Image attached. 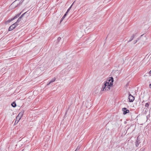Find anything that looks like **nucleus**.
Instances as JSON below:
<instances>
[{
	"label": "nucleus",
	"mask_w": 151,
	"mask_h": 151,
	"mask_svg": "<svg viewBox=\"0 0 151 151\" xmlns=\"http://www.w3.org/2000/svg\"><path fill=\"white\" fill-rule=\"evenodd\" d=\"M114 81V78L112 77L107 78L102 86L101 91H106L109 90L110 87L113 86Z\"/></svg>",
	"instance_id": "1"
},
{
	"label": "nucleus",
	"mask_w": 151,
	"mask_h": 151,
	"mask_svg": "<svg viewBox=\"0 0 151 151\" xmlns=\"http://www.w3.org/2000/svg\"><path fill=\"white\" fill-rule=\"evenodd\" d=\"M23 2L22 0L20 1L19 0L14 1L10 6V8H14L17 6L18 5L21 4Z\"/></svg>",
	"instance_id": "2"
},
{
	"label": "nucleus",
	"mask_w": 151,
	"mask_h": 151,
	"mask_svg": "<svg viewBox=\"0 0 151 151\" xmlns=\"http://www.w3.org/2000/svg\"><path fill=\"white\" fill-rule=\"evenodd\" d=\"M76 36L79 38H80L83 36V32L80 29L77 30L76 32Z\"/></svg>",
	"instance_id": "3"
},
{
	"label": "nucleus",
	"mask_w": 151,
	"mask_h": 151,
	"mask_svg": "<svg viewBox=\"0 0 151 151\" xmlns=\"http://www.w3.org/2000/svg\"><path fill=\"white\" fill-rule=\"evenodd\" d=\"M24 113V111H21V112H20L19 113V114L17 116L16 119V120L15 122V123L17 122V123H18L19 121L20 120V119H21L22 117V115Z\"/></svg>",
	"instance_id": "4"
},
{
	"label": "nucleus",
	"mask_w": 151,
	"mask_h": 151,
	"mask_svg": "<svg viewBox=\"0 0 151 151\" xmlns=\"http://www.w3.org/2000/svg\"><path fill=\"white\" fill-rule=\"evenodd\" d=\"M18 24H17V23H15L9 27V31H12L14 28H15L18 25Z\"/></svg>",
	"instance_id": "5"
},
{
	"label": "nucleus",
	"mask_w": 151,
	"mask_h": 151,
	"mask_svg": "<svg viewBox=\"0 0 151 151\" xmlns=\"http://www.w3.org/2000/svg\"><path fill=\"white\" fill-rule=\"evenodd\" d=\"M128 99H129V101L130 102H132L134 100V96L130 94L129 96Z\"/></svg>",
	"instance_id": "6"
},
{
	"label": "nucleus",
	"mask_w": 151,
	"mask_h": 151,
	"mask_svg": "<svg viewBox=\"0 0 151 151\" xmlns=\"http://www.w3.org/2000/svg\"><path fill=\"white\" fill-rule=\"evenodd\" d=\"M122 110L123 111L124 114H125L129 112V111L128 110H127L126 108H123L122 109Z\"/></svg>",
	"instance_id": "7"
},
{
	"label": "nucleus",
	"mask_w": 151,
	"mask_h": 151,
	"mask_svg": "<svg viewBox=\"0 0 151 151\" xmlns=\"http://www.w3.org/2000/svg\"><path fill=\"white\" fill-rule=\"evenodd\" d=\"M56 80V78H53L52 79V80H51V81H50V82L49 83L47 84V85L50 84V83L55 81Z\"/></svg>",
	"instance_id": "8"
},
{
	"label": "nucleus",
	"mask_w": 151,
	"mask_h": 151,
	"mask_svg": "<svg viewBox=\"0 0 151 151\" xmlns=\"http://www.w3.org/2000/svg\"><path fill=\"white\" fill-rule=\"evenodd\" d=\"M75 2V1H74L73 2V3L70 6V7L69 8V9H68L67 12H66V13L65 14H67L68 13V12L70 11V9H71V8L73 5V4H74V3Z\"/></svg>",
	"instance_id": "9"
},
{
	"label": "nucleus",
	"mask_w": 151,
	"mask_h": 151,
	"mask_svg": "<svg viewBox=\"0 0 151 151\" xmlns=\"http://www.w3.org/2000/svg\"><path fill=\"white\" fill-rule=\"evenodd\" d=\"M66 15H67L66 14H64V16L60 20V23H61L62 22V21L63 20V19H64V18L66 16Z\"/></svg>",
	"instance_id": "10"
},
{
	"label": "nucleus",
	"mask_w": 151,
	"mask_h": 151,
	"mask_svg": "<svg viewBox=\"0 0 151 151\" xmlns=\"http://www.w3.org/2000/svg\"><path fill=\"white\" fill-rule=\"evenodd\" d=\"M20 14L21 13H20V14H19L16 16L14 17L12 19V20H13L17 18L20 15Z\"/></svg>",
	"instance_id": "11"
},
{
	"label": "nucleus",
	"mask_w": 151,
	"mask_h": 151,
	"mask_svg": "<svg viewBox=\"0 0 151 151\" xmlns=\"http://www.w3.org/2000/svg\"><path fill=\"white\" fill-rule=\"evenodd\" d=\"M11 105L14 107H15L16 106V104L14 102L12 103V104Z\"/></svg>",
	"instance_id": "12"
},
{
	"label": "nucleus",
	"mask_w": 151,
	"mask_h": 151,
	"mask_svg": "<svg viewBox=\"0 0 151 151\" xmlns=\"http://www.w3.org/2000/svg\"><path fill=\"white\" fill-rule=\"evenodd\" d=\"M134 35H133L131 37V38L130 39V40H129V41H132L133 39V38H134Z\"/></svg>",
	"instance_id": "13"
},
{
	"label": "nucleus",
	"mask_w": 151,
	"mask_h": 151,
	"mask_svg": "<svg viewBox=\"0 0 151 151\" xmlns=\"http://www.w3.org/2000/svg\"><path fill=\"white\" fill-rule=\"evenodd\" d=\"M21 20V17H19L17 20V22L15 23H17V24H18V23Z\"/></svg>",
	"instance_id": "14"
},
{
	"label": "nucleus",
	"mask_w": 151,
	"mask_h": 151,
	"mask_svg": "<svg viewBox=\"0 0 151 151\" xmlns=\"http://www.w3.org/2000/svg\"><path fill=\"white\" fill-rule=\"evenodd\" d=\"M26 13V12H25L24 13V14H22L21 15V16L20 17H21V18L24 16V15Z\"/></svg>",
	"instance_id": "15"
},
{
	"label": "nucleus",
	"mask_w": 151,
	"mask_h": 151,
	"mask_svg": "<svg viewBox=\"0 0 151 151\" xmlns=\"http://www.w3.org/2000/svg\"><path fill=\"white\" fill-rule=\"evenodd\" d=\"M61 40V38L60 37H59L57 39V40L58 41H59L60 40Z\"/></svg>",
	"instance_id": "16"
},
{
	"label": "nucleus",
	"mask_w": 151,
	"mask_h": 151,
	"mask_svg": "<svg viewBox=\"0 0 151 151\" xmlns=\"http://www.w3.org/2000/svg\"><path fill=\"white\" fill-rule=\"evenodd\" d=\"M149 106V105H148V103H146L145 104V106L146 107H148Z\"/></svg>",
	"instance_id": "17"
},
{
	"label": "nucleus",
	"mask_w": 151,
	"mask_h": 151,
	"mask_svg": "<svg viewBox=\"0 0 151 151\" xmlns=\"http://www.w3.org/2000/svg\"><path fill=\"white\" fill-rule=\"evenodd\" d=\"M140 151H144V149H142Z\"/></svg>",
	"instance_id": "18"
},
{
	"label": "nucleus",
	"mask_w": 151,
	"mask_h": 151,
	"mask_svg": "<svg viewBox=\"0 0 151 151\" xmlns=\"http://www.w3.org/2000/svg\"><path fill=\"white\" fill-rule=\"evenodd\" d=\"M149 73L150 76H151V70L150 71Z\"/></svg>",
	"instance_id": "19"
},
{
	"label": "nucleus",
	"mask_w": 151,
	"mask_h": 151,
	"mask_svg": "<svg viewBox=\"0 0 151 151\" xmlns=\"http://www.w3.org/2000/svg\"><path fill=\"white\" fill-rule=\"evenodd\" d=\"M138 145H139V144H136V146L137 147Z\"/></svg>",
	"instance_id": "20"
},
{
	"label": "nucleus",
	"mask_w": 151,
	"mask_h": 151,
	"mask_svg": "<svg viewBox=\"0 0 151 151\" xmlns=\"http://www.w3.org/2000/svg\"><path fill=\"white\" fill-rule=\"evenodd\" d=\"M75 151H78V150H77V149H76V150H75Z\"/></svg>",
	"instance_id": "21"
},
{
	"label": "nucleus",
	"mask_w": 151,
	"mask_h": 151,
	"mask_svg": "<svg viewBox=\"0 0 151 151\" xmlns=\"http://www.w3.org/2000/svg\"><path fill=\"white\" fill-rule=\"evenodd\" d=\"M86 103H88V102H86Z\"/></svg>",
	"instance_id": "22"
},
{
	"label": "nucleus",
	"mask_w": 151,
	"mask_h": 151,
	"mask_svg": "<svg viewBox=\"0 0 151 151\" xmlns=\"http://www.w3.org/2000/svg\"><path fill=\"white\" fill-rule=\"evenodd\" d=\"M144 38H145V39H146V38L145 37H144Z\"/></svg>",
	"instance_id": "23"
},
{
	"label": "nucleus",
	"mask_w": 151,
	"mask_h": 151,
	"mask_svg": "<svg viewBox=\"0 0 151 151\" xmlns=\"http://www.w3.org/2000/svg\"><path fill=\"white\" fill-rule=\"evenodd\" d=\"M142 36V35H141V37Z\"/></svg>",
	"instance_id": "24"
}]
</instances>
